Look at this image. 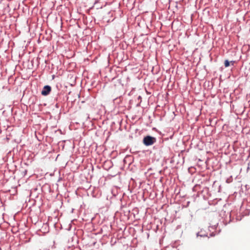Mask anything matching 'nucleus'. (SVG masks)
Masks as SVG:
<instances>
[{"instance_id": "3", "label": "nucleus", "mask_w": 250, "mask_h": 250, "mask_svg": "<svg viewBox=\"0 0 250 250\" xmlns=\"http://www.w3.org/2000/svg\"><path fill=\"white\" fill-rule=\"evenodd\" d=\"M230 62L228 60H225L224 62V65L226 67H228L229 66Z\"/></svg>"}, {"instance_id": "2", "label": "nucleus", "mask_w": 250, "mask_h": 250, "mask_svg": "<svg viewBox=\"0 0 250 250\" xmlns=\"http://www.w3.org/2000/svg\"><path fill=\"white\" fill-rule=\"evenodd\" d=\"M51 90V86H50L49 85H45L43 87L41 93L43 96H46L49 94Z\"/></svg>"}, {"instance_id": "1", "label": "nucleus", "mask_w": 250, "mask_h": 250, "mask_svg": "<svg viewBox=\"0 0 250 250\" xmlns=\"http://www.w3.org/2000/svg\"><path fill=\"white\" fill-rule=\"evenodd\" d=\"M156 142V138L150 136L144 138L143 143L146 146L153 145Z\"/></svg>"}, {"instance_id": "4", "label": "nucleus", "mask_w": 250, "mask_h": 250, "mask_svg": "<svg viewBox=\"0 0 250 250\" xmlns=\"http://www.w3.org/2000/svg\"><path fill=\"white\" fill-rule=\"evenodd\" d=\"M231 64H232V65H233V64H234V62H233V61H232V62H231Z\"/></svg>"}]
</instances>
